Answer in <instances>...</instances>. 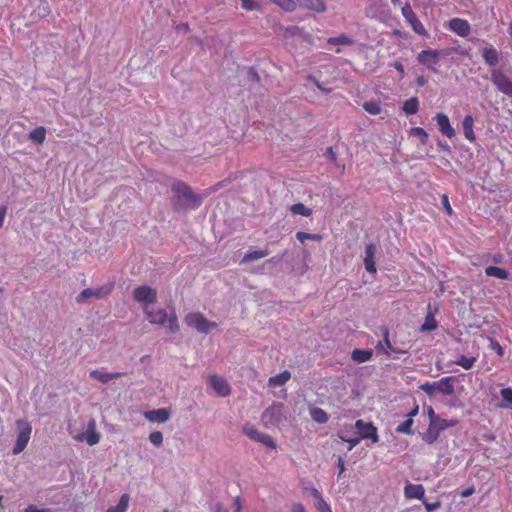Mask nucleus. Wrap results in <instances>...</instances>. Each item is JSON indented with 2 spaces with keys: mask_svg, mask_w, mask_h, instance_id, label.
<instances>
[{
  "mask_svg": "<svg viewBox=\"0 0 512 512\" xmlns=\"http://www.w3.org/2000/svg\"><path fill=\"white\" fill-rule=\"evenodd\" d=\"M404 496L407 499H418L423 501L425 499V489L421 484H412L407 482L404 487Z\"/></svg>",
  "mask_w": 512,
  "mask_h": 512,
  "instance_id": "nucleus-17",
  "label": "nucleus"
},
{
  "mask_svg": "<svg viewBox=\"0 0 512 512\" xmlns=\"http://www.w3.org/2000/svg\"><path fill=\"white\" fill-rule=\"evenodd\" d=\"M395 69L401 74V76L404 74V68L401 63H395L394 64Z\"/></svg>",
  "mask_w": 512,
  "mask_h": 512,
  "instance_id": "nucleus-62",
  "label": "nucleus"
},
{
  "mask_svg": "<svg viewBox=\"0 0 512 512\" xmlns=\"http://www.w3.org/2000/svg\"><path fill=\"white\" fill-rule=\"evenodd\" d=\"M339 438L349 444L348 450L351 451L361 441L360 437H348L344 430L339 433Z\"/></svg>",
  "mask_w": 512,
  "mask_h": 512,
  "instance_id": "nucleus-41",
  "label": "nucleus"
},
{
  "mask_svg": "<svg viewBox=\"0 0 512 512\" xmlns=\"http://www.w3.org/2000/svg\"><path fill=\"white\" fill-rule=\"evenodd\" d=\"M311 494L315 498L314 506L319 512H332L331 507L323 499L322 494L317 489L312 488Z\"/></svg>",
  "mask_w": 512,
  "mask_h": 512,
  "instance_id": "nucleus-25",
  "label": "nucleus"
},
{
  "mask_svg": "<svg viewBox=\"0 0 512 512\" xmlns=\"http://www.w3.org/2000/svg\"><path fill=\"white\" fill-rule=\"evenodd\" d=\"M440 132L447 138H453L456 135L455 129L451 126L448 116L444 113H438L434 117Z\"/></svg>",
  "mask_w": 512,
  "mask_h": 512,
  "instance_id": "nucleus-16",
  "label": "nucleus"
},
{
  "mask_svg": "<svg viewBox=\"0 0 512 512\" xmlns=\"http://www.w3.org/2000/svg\"><path fill=\"white\" fill-rule=\"evenodd\" d=\"M148 438L151 444H153L156 447H160L164 440L163 434L160 431L151 432Z\"/></svg>",
  "mask_w": 512,
  "mask_h": 512,
  "instance_id": "nucleus-48",
  "label": "nucleus"
},
{
  "mask_svg": "<svg viewBox=\"0 0 512 512\" xmlns=\"http://www.w3.org/2000/svg\"><path fill=\"white\" fill-rule=\"evenodd\" d=\"M291 512H307L305 506L302 503L295 502L291 505Z\"/></svg>",
  "mask_w": 512,
  "mask_h": 512,
  "instance_id": "nucleus-54",
  "label": "nucleus"
},
{
  "mask_svg": "<svg viewBox=\"0 0 512 512\" xmlns=\"http://www.w3.org/2000/svg\"><path fill=\"white\" fill-rule=\"evenodd\" d=\"M172 190L176 196L185 201L190 208H196L201 203V198L193 193V191L185 183L177 181L172 184Z\"/></svg>",
  "mask_w": 512,
  "mask_h": 512,
  "instance_id": "nucleus-8",
  "label": "nucleus"
},
{
  "mask_svg": "<svg viewBox=\"0 0 512 512\" xmlns=\"http://www.w3.org/2000/svg\"><path fill=\"white\" fill-rule=\"evenodd\" d=\"M143 416L145 417L146 420H148L151 423L161 424L167 422L170 419L171 413L170 410L167 408H159L146 411L144 412Z\"/></svg>",
  "mask_w": 512,
  "mask_h": 512,
  "instance_id": "nucleus-15",
  "label": "nucleus"
},
{
  "mask_svg": "<svg viewBox=\"0 0 512 512\" xmlns=\"http://www.w3.org/2000/svg\"><path fill=\"white\" fill-rule=\"evenodd\" d=\"M355 428L358 430L360 439H370L373 443L379 441L377 428L372 423L364 422L363 420H357Z\"/></svg>",
  "mask_w": 512,
  "mask_h": 512,
  "instance_id": "nucleus-13",
  "label": "nucleus"
},
{
  "mask_svg": "<svg viewBox=\"0 0 512 512\" xmlns=\"http://www.w3.org/2000/svg\"><path fill=\"white\" fill-rule=\"evenodd\" d=\"M68 432L75 441L84 442L89 446L98 444L101 439V434L97 431L94 419L89 420L85 431L81 432L74 425L69 424Z\"/></svg>",
  "mask_w": 512,
  "mask_h": 512,
  "instance_id": "nucleus-2",
  "label": "nucleus"
},
{
  "mask_svg": "<svg viewBox=\"0 0 512 512\" xmlns=\"http://www.w3.org/2000/svg\"><path fill=\"white\" fill-rule=\"evenodd\" d=\"M474 492V489L473 488H468V489H465L461 492V496L462 497H469L470 495H472Z\"/></svg>",
  "mask_w": 512,
  "mask_h": 512,
  "instance_id": "nucleus-60",
  "label": "nucleus"
},
{
  "mask_svg": "<svg viewBox=\"0 0 512 512\" xmlns=\"http://www.w3.org/2000/svg\"><path fill=\"white\" fill-rule=\"evenodd\" d=\"M327 43L330 45H351L352 40L345 35H340L338 37L329 38Z\"/></svg>",
  "mask_w": 512,
  "mask_h": 512,
  "instance_id": "nucleus-47",
  "label": "nucleus"
},
{
  "mask_svg": "<svg viewBox=\"0 0 512 512\" xmlns=\"http://www.w3.org/2000/svg\"><path fill=\"white\" fill-rule=\"evenodd\" d=\"M311 418L317 423H326L328 421L327 413L321 408H313L310 411Z\"/></svg>",
  "mask_w": 512,
  "mask_h": 512,
  "instance_id": "nucleus-36",
  "label": "nucleus"
},
{
  "mask_svg": "<svg viewBox=\"0 0 512 512\" xmlns=\"http://www.w3.org/2000/svg\"><path fill=\"white\" fill-rule=\"evenodd\" d=\"M375 251H376V249L373 244H369L365 248L364 265H365V269L370 273L376 272L375 261H374Z\"/></svg>",
  "mask_w": 512,
  "mask_h": 512,
  "instance_id": "nucleus-21",
  "label": "nucleus"
},
{
  "mask_svg": "<svg viewBox=\"0 0 512 512\" xmlns=\"http://www.w3.org/2000/svg\"><path fill=\"white\" fill-rule=\"evenodd\" d=\"M296 238L300 241V242H304L306 240H312V241H321L322 240V236L319 235V234H312V233H306V232H297L296 233Z\"/></svg>",
  "mask_w": 512,
  "mask_h": 512,
  "instance_id": "nucleus-46",
  "label": "nucleus"
},
{
  "mask_svg": "<svg viewBox=\"0 0 512 512\" xmlns=\"http://www.w3.org/2000/svg\"><path fill=\"white\" fill-rule=\"evenodd\" d=\"M508 34H509V36H510V37H511V39H512V24L509 26Z\"/></svg>",
  "mask_w": 512,
  "mask_h": 512,
  "instance_id": "nucleus-63",
  "label": "nucleus"
},
{
  "mask_svg": "<svg viewBox=\"0 0 512 512\" xmlns=\"http://www.w3.org/2000/svg\"><path fill=\"white\" fill-rule=\"evenodd\" d=\"M458 424V421L455 419H441L437 418V423L434 424L431 429H435L437 433H439L442 430H445L450 427H454Z\"/></svg>",
  "mask_w": 512,
  "mask_h": 512,
  "instance_id": "nucleus-29",
  "label": "nucleus"
},
{
  "mask_svg": "<svg viewBox=\"0 0 512 512\" xmlns=\"http://www.w3.org/2000/svg\"><path fill=\"white\" fill-rule=\"evenodd\" d=\"M485 273L489 277H495L498 279H507L509 276L508 271H506L503 268L496 267V266H489L485 269Z\"/></svg>",
  "mask_w": 512,
  "mask_h": 512,
  "instance_id": "nucleus-28",
  "label": "nucleus"
},
{
  "mask_svg": "<svg viewBox=\"0 0 512 512\" xmlns=\"http://www.w3.org/2000/svg\"><path fill=\"white\" fill-rule=\"evenodd\" d=\"M482 56L484 61L490 66H495L499 62V53L493 46L483 48Z\"/></svg>",
  "mask_w": 512,
  "mask_h": 512,
  "instance_id": "nucleus-22",
  "label": "nucleus"
},
{
  "mask_svg": "<svg viewBox=\"0 0 512 512\" xmlns=\"http://www.w3.org/2000/svg\"><path fill=\"white\" fill-rule=\"evenodd\" d=\"M24 512H49L47 509L37 508L34 505H29Z\"/></svg>",
  "mask_w": 512,
  "mask_h": 512,
  "instance_id": "nucleus-56",
  "label": "nucleus"
},
{
  "mask_svg": "<svg viewBox=\"0 0 512 512\" xmlns=\"http://www.w3.org/2000/svg\"><path fill=\"white\" fill-rule=\"evenodd\" d=\"M426 412H427V416L429 418V425L431 428L434 424L437 423L438 416L435 414V411L431 406L427 407Z\"/></svg>",
  "mask_w": 512,
  "mask_h": 512,
  "instance_id": "nucleus-51",
  "label": "nucleus"
},
{
  "mask_svg": "<svg viewBox=\"0 0 512 512\" xmlns=\"http://www.w3.org/2000/svg\"><path fill=\"white\" fill-rule=\"evenodd\" d=\"M448 27L450 30L461 37L468 36L471 31L469 23L466 20L460 18H453L450 20Z\"/></svg>",
  "mask_w": 512,
  "mask_h": 512,
  "instance_id": "nucleus-18",
  "label": "nucleus"
},
{
  "mask_svg": "<svg viewBox=\"0 0 512 512\" xmlns=\"http://www.w3.org/2000/svg\"><path fill=\"white\" fill-rule=\"evenodd\" d=\"M438 438V433L435 431V429H431L430 426L428 427L427 432L424 435V440L431 444Z\"/></svg>",
  "mask_w": 512,
  "mask_h": 512,
  "instance_id": "nucleus-50",
  "label": "nucleus"
},
{
  "mask_svg": "<svg viewBox=\"0 0 512 512\" xmlns=\"http://www.w3.org/2000/svg\"><path fill=\"white\" fill-rule=\"evenodd\" d=\"M476 362L475 357H466V356H460L456 361L455 364L461 366L462 368L468 370L473 367L474 363Z\"/></svg>",
  "mask_w": 512,
  "mask_h": 512,
  "instance_id": "nucleus-43",
  "label": "nucleus"
},
{
  "mask_svg": "<svg viewBox=\"0 0 512 512\" xmlns=\"http://www.w3.org/2000/svg\"><path fill=\"white\" fill-rule=\"evenodd\" d=\"M267 255H268V251H267V250H255V251H251V252L246 253V254L243 256L242 262H243V263H245V262L255 261V260H258V259L264 258V257H266Z\"/></svg>",
  "mask_w": 512,
  "mask_h": 512,
  "instance_id": "nucleus-35",
  "label": "nucleus"
},
{
  "mask_svg": "<svg viewBox=\"0 0 512 512\" xmlns=\"http://www.w3.org/2000/svg\"><path fill=\"white\" fill-rule=\"evenodd\" d=\"M309 79H310V80H312V81L314 82V84L316 85V87H317L320 91H322V92H324V93H329V92H330V89H326V88H324V87L321 85V83H320L319 81H317L315 78H313V77H309Z\"/></svg>",
  "mask_w": 512,
  "mask_h": 512,
  "instance_id": "nucleus-57",
  "label": "nucleus"
},
{
  "mask_svg": "<svg viewBox=\"0 0 512 512\" xmlns=\"http://www.w3.org/2000/svg\"><path fill=\"white\" fill-rule=\"evenodd\" d=\"M242 7L247 11L257 10L259 8V4L255 0H241Z\"/></svg>",
  "mask_w": 512,
  "mask_h": 512,
  "instance_id": "nucleus-49",
  "label": "nucleus"
},
{
  "mask_svg": "<svg viewBox=\"0 0 512 512\" xmlns=\"http://www.w3.org/2000/svg\"><path fill=\"white\" fill-rule=\"evenodd\" d=\"M256 442L262 443L270 449H276L277 447L275 440L269 434L263 432L260 434Z\"/></svg>",
  "mask_w": 512,
  "mask_h": 512,
  "instance_id": "nucleus-42",
  "label": "nucleus"
},
{
  "mask_svg": "<svg viewBox=\"0 0 512 512\" xmlns=\"http://www.w3.org/2000/svg\"><path fill=\"white\" fill-rule=\"evenodd\" d=\"M463 131L465 138L469 140L470 142H473L475 140V133L473 131L474 126V119L471 115L465 116L462 122Z\"/></svg>",
  "mask_w": 512,
  "mask_h": 512,
  "instance_id": "nucleus-26",
  "label": "nucleus"
},
{
  "mask_svg": "<svg viewBox=\"0 0 512 512\" xmlns=\"http://www.w3.org/2000/svg\"><path fill=\"white\" fill-rule=\"evenodd\" d=\"M402 15L415 33L419 35H426V30L423 24L418 20L409 4H406L402 7Z\"/></svg>",
  "mask_w": 512,
  "mask_h": 512,
  "instance_id": "nucleus-14",
  "label": "nucleus"
},
{
  "mask_svg": "<svg viewBox=\"0 0 512 512\" xmlns=\"http://www.w3.org/2000/svg\"><path fill=\"white\" fill-rule=\"evenodd\" d=\"M402 109L407 115L416 114L419 109L418 99L416 97H412V98L406 100L403 104Z\"/></svg>",
  "mask_w": 512,
  "mask_h": 512,
  "instance_id": "nucleus-33",
  "label": "nucleus"
},
{
  "mask_svg": "<svg viewBox=\"0 0 512 512\" xmlns=\"http://www.w3.org/2000/svg\"><path fill=\"white\" fill-rule=\"evenodd\" d=\"M418 406L414 407L409 413H408V418H411L413 419L417 414H418Z\"/></svg>",
  "mask_w": 512,
  "mask_h": 512,
  "instance_id": "nucleus-61",
  "label": "nucleus"
},
{
  "mask_svg": "<svg viewBox=\"0 0 512 512\" xmlns=\"http://www.w3.org/2000/svg\"><path fill=\"white\" fill-rule=\"evenodd\" d=\"M328 153H329L332 157H334V154H333V152H332V149H331V148H329V149H328Z\"/></svg>",
  "mask_w": 512,
  "mask_h": 512,
  "instance_id": "nucleus-64",
  "label": "nucleus"
},
{
  "mask_svg": "<svg viewBox=\"0 0 512 512\" xmlns=\"http://www.w3.org/2000/svg\"><path fill=\"white\" fill-rule=\"evenodd\" d=\"M442 203H443V206L446 209L447 213L448 214H452V208H451V206L449 204V200H448V197L446 195L442 196Z\"/></svg>",
  "mask_w": 512,
  "mask_h": 512,
  "instance_id": "nucleus-55",
  "label": "nucleus"
},
{
  "mask_svg": "<svg viewBox=\"0 0 512 512\" xmlns=\"http://www.w3.org/2000/svg\"><path fill=\"white\" fill-rule=\"evenodd\" d=\"M454 377H443L435 382H425L420 385V389L426 394L432 396L436 392L443 395H452L454 393Z\"/></svg>",
  "mask_w": 512,
  "mask_h": 512,
  "instance_id": "nucleus-5",
  "label": "nucleus"
},
{
  "mask_svg": "<svg viewBox=\"0 0 512 512\" xmlns=\"http://www.w3.org/2000/svg\"><path fill=\"white\" fill-rule=\"evenodd\" d=\"M413 419L411 418H408L407 420H405L404 422H402L401 424H399L396 428V431L398 433H403V434H412V426H413Z\"/></svg>",
  "mask_w": 512,
  "mask_h": 512,
  "instance_id": "nucleus-45",
  "label": "nucleus"
},
{
  "mask_svg": "<svg viewBox=\"0 0 512 512\" xmlns=\"http://www.w3.org/2000/svg\"><path fill=\"white\" fill-rule=\"evenodd\" d=\"M437 328V321L432 313H428L420 330L422 332H430Z\"/></svg>",
  "mask_w": 512,
  "mask_h": 512,
  "instance_id": "nucleus-34",
  "label": "nucleus"
},
{
  "mask_svg": "<svg viewBox=\"0 0 512 512\" xmlns=\"http://www.w3.org/2000/svg\"><path fill=\"white\" fill-rule=\"evenodd\" d=\"M422 502H423L424 507L427 512H433V511L437 510L438 508H440V506H441L440 502H438V501L429 503L424 499Z\"/></svg>",
  "mask_w": 512,
  "mask_h": 512,
  "instance_id": "nucleus-52",
  "label": "nucleus"
},
{
  "mask_svg": "<svg viewBox=\"0 0 512 512\" xmlns=\"http://www.w3.org/2000/svg\"><path fill=\"white\" fill-rule=\"evenodd\" d=\"M290 211L294 215H302L305 217H309L312 214V210L308 207H306L302 203H296L290 207Z\"/></svg>",
  "mask_w": 512,
  "mask_h": 512,
  "instance_id": "nucleus-38",
  "label": "nucleus"
},
{
  "mask_svg": "<svg viewBox=\"0 0 512 512\" xmlns=\"http://www.w3.org/2000/svg\"><path fill=\"white\" fill-rule=\"evenodd\" d=\"M364 110L370 115H378L381 113V105L377 101H369L363 104Z\"/></svg>",
  "mask_w": 512,
  "mask_h": 512,
  "instance_id": "nucleus-39",
  "label": "nucleus"
},
{
  "mask_svg": "<svg viewBox=\"0 0 512 512\" xmlns=\"http://www.w3.org/2000/svg\"><path fill=\"white\" fill-rule=\"evenodd\" d=\"M501 396L503 399V403L501 406L503 408H508L512 410V389L511 388H505L501 390Z\"/></svg>",
  "mask_w": 512,
  "mask_h": 512,
  "instance_id": "nucleus-40",
  "label": "nucleus"
},
{
  "mask_svg": "<svg viewBox=\"0 0 512 512\" xmlns=\"http://www.w3.org/2000/svg\"><path fill=\"white\" fill-rule=\"evenodd\" d=\"M133 297L135 301L140 303L142 307H149V305L154 304L157 300L156 290L151 288L148 285H141L136 287L133 290Z\"/></svg>",
  "mask_w": 512,
  "mask_h": 512,
  "instance_id": "nucleus-10",
  "label": "nucleus"
},
{
  "mask_svg": "<svg viewBox=\"0 0 512 512\" xmlns=\"http://www.w3.org/2000/svg\"><path fill=\"white\" fill-rule=\"evenodd\" d=\"M285 11H293L299 3L302 7L315 12H324L326 5L322 0H270Z\"/></svg>",
  "mask_w": 512,
  "mask_h": 512,
  "instance_id": "nucleus-7",
  "label": "nucleus"
},
{
  "mask_svg": "<svg viewBox=\"0 0 512 512\" xmlns=\"http://www.w3.org/2000/svg\"><path fill=\"white\" fill-rule=\"evenodd\" d=\"M29 139L37 144H42L46 138V129L42 126L35 128L29 133Z\"/></svg>",
  "mask_w": 512,
  "mask_h": 512,
  "instance_id": "nucleus-31",
  "label": "nucleus"
},
{
  "mask_svg": "<svg viewBox=\"0 0 512 512\" xmlns=\"http://www.w3.org/2000/svg\"><path fill=\"white\" fill-rule=\"evenodd\" d=\"M113 283H106L97 287L86 288L77 296L78 303H83L89 299H103L111 294L113 290Z\"/></svg>",
  "mask_w": 512,
  "mask_h": 512,
  "instance_id": "nucleus-9",
  "label": "nucleus"
},
{
  "mask_svg": "<svg viewBox=\"0 0 512 512\" xmlns=\"http://www.w3.org/2000/svg\"><path fill=\"white\" fill-rule=\"evenodd\" d=\"M376 349L381 352V353H384L386 355H390L391 353H403V351H400V350H395L391 343H390V340H389V332L387 329H384V339H383V342H379L378 345L376 346Z\"/></svg>",
  "mask_w": 512,
  "mask_h": 512,
  "instance_id": "nucleus-24",
  "label": "nucleus"
},
{
  "mask_svg": "<svg viewBox=\"0 0 512 512\" xmlns=\"http://www.w3.org/2000/svg\"><path fill=\"white\" fill-rule=\"evenodd\" d=\"M491 81L501 93L512 96V80L501 69L491 71Z\"/></svg>",
  "mask_w": 512,
  "mask_h": 512,
  "instance_id": "nucleus-11",
  "label": "nucleus"
},
{
  "mask_svg": "<svg viewBox=\"0 0 512 512\" xmlns=\"http://www.w3.org/2000/svg\"><path fill=\"white\" fill-rule=\"evenodd\" d=\"M244 434L249 437L251 440L256 441L260 434L262 433L253 425H245L243 427Z\"/></svg>",
  "mask_w": 512,
  "mask_h": 512,
  "instance_id": "nucleus-44",
  "label": "nucleus"
},
{
  "mask_svg": "<svg viewBox=\"0 0 512 512\" xmlns=\"http://www.w3.org/2000/svg\"><path fill=\"white\" fill-rule=\"evenodd\" d=\"M184 323L199 333L208 334L217 330L218 324L215 321L208 320L200 312H191L184 317Z\"/></svg>",
  "mask_w": 512,
  "mask_h": 512,
  "instance_id": "nucleus-4",
  "label": "nucleus"
},
{
  "mask_svg": "<svg viewBox=\"0 0 512 512\" xmlns=\"http://www.w3.org/2000/svg\"><path fill=\"white\" fill-rule=\"evenodd\" d=\"M338 468H339V475H341L345 471V463L341 457H339V459H338Z\"/></svg>",
  "mask_w": 512,
  "mask_h": 512,
  "instance_id": "nucleus-58",
  "label": "nucleus"
},
{
  "mask_svg": "<svg viewBox=\"0 0 512 512\" xmlns=\"http://www.w3.org/2000/svg\"><path fill=\"white\" fill-rule=\"evenodd\" d=\"M124 373L122 372H114V373H108L104 372L102 370H92L90 372L91 378L98 380L101 383H108L111 380L118 379L122 377Z\"/></svg>",
  "mask_w": 512,
  "mask_h": 512,
  "instance_id": "nucleus-20",
  "label": "nucleus"
},
{
  "mask_svg": "<svg viewBox=\"0 0 512 512\" xmlns=\"http://www.w3.org/2000/svg\"><path fill=\"white\" fill-rule=\"evenodd\" d=\"M5 215H6V208L0 207V228L2 227V225L4 223Z\"/></svg>",
  "mask_w": 512,
  "mask_h": 512,
  "instance_id": "nucleus-59",
  "label": "nucleus"
},
{
  "mask_svg": "<svg viewBox=\"0 0 512 512\" xmlns=\"http://www.w3.org/2000/svg\"><path fill=\"white\" fill-rule=\"evenodd\" d=\"M372 357V351L371 350H361V349H355L352 352V359L358 363H364L371 359Z\"/></svg>",
  "mask_w": 512,
  "mask_h": 512,
  "instance_id": "nucleus-32",
  "label": "nucleus"
},
{
  "mask_svg": "<svg viewBox=\"0 0 512 512\" xmlns=\"http://www.w3.org/2000/svg\"><path fill=\"white\" fill-rule=\"evenodd\" d=\"M409 134L411 136H414V137L418 138V140L420 141V143L422 145H425L427 143V141H428V138H429L427 132L423 128H421V127H413V128H411L410 131H409Z\"/></svg>",
  "mask_w": 512,
  "mask_h": 512,
  "instance_id": "nucleus-37",
  "label": "nucleus"
},
{
  "mask_svg": "<svg viewBox=\"0 0 512 512\" xmlns=\"http://www.w3.org/2000/svg\"><path fill=\"white\" fill-rule=\"evenodd\" d=\"M490 347L499 355L502 356L504 354L503 348L501 345L494 341L493 339H490Z\"/></svg>",
  "mask_w": 512,
  "mask_h": 512,
  "instance_id": "nucleus-53",
  "label": "nucleus"
},
{
  "mask_svg": "<svg viewBox=\"0 0 512 512\" xmlns=\"http://www.w3.org/2000/svg\"><path fill=\"white\" fill-rule=\"evenodd\" d=\"M15 425L17 429V438L13 447V454L18 455L24 451L30 441L32 426L24 419L16 420Z\"/></svg>",
  "mask_w": 512,
  "mask_h": 512,
  "instance_id": "nucleus-6",
  "label": "nucleus"
},
{
  "mask_svg": "<svg viewBox=\"0 0 512 512\" xmlns=\"http://www.w3.org/2000/svg\"><path fill=\"white\" fill-rule=\"evenodd\" d=\"M286 421V408L281 403H273L261 415V423L266 428L279 427Z\"/></svg>",
  "mask_w": 512,
  "mask_h": 512,
  "instance_id": "nucleus-3",
  "label": "nucleus"
},
{
  "mask_svg": "<svg viewBox=\"0 0 512 512\" xmlns=\"http://www.w3.org/2000/svg\"><path fill=\"white\" fill-rule=\"evenodd\" d=\"M291 378V373L287 370L278 375L272 376L268 380V386L271 388L281 387L286 384Z\"/></svg>",
  "mask_w": 512,
  "mask_h": 512,
  "instance_id": "nucleus-23",
  "label": "nucleus"
},
{
  "mask_svg": "<svg viewBox=\"0 0 512 512\" xmlns=\"http://www.w3.org/2000/svg\"><path fill=\"white\" fill-rule=\"evenodd\" d=\"M439 54L434 50H424L419 53L418 61L429 69H434L435 65L438 63Z\"/></svg>",
  "mask_w": 512,
  "mask_h": 512,
  "instance_id": "nucleus-19",
  "label": "nucleus"
},
{
  "mask_svg": "<svg viewBox=\"0 0 512 512\" xmlns=\"http://www.w3.org/2000/svg\"><path fill=\"white\" fill-rule=\"evenodd\" d=\"M241 509H242V504L238 497L233 499L230 508L225 507L220 502L216 503L214 506L215 512H240Z\"/></svg>",
  "mask_w": 512,
  "mask_h": 512,
  "instance_id": "nucleus-27",
  "label": "nucleus"
},
{
  "mask_svg": "<svg viewBox=\"0 0 512 512\" xmlns=\"http://www.w3.org/2000/svg\"><path fill=\"white\" fill-rule=\"evenodd\" d=\"M130 496L123 494L116 506L110 507L106 512H126L128 509Z\"/></svg>",
  "mask_w": 512,
  "mask_h": 512,
  "instance_id": "nucleus-30",
  "label": "nucleus"
},
{
  "mask_svg": "<svg viewBox=\"0 0 512 512\" xmlns=\"http://www.w3.org/2000/svg\"><path fill=\"white\" fill-rule=\"evenodd\" d=\"M208 382L217 396L226 397L230 395L231 387L224 377L212 374L209 376Z\"/></svg>",
  "mask_w": 512,
  "mask_h": 512,
  "instance_id": "nucleus-12",
  "label": "nucleus"
},
{
  "mask_svg": "<svg viewBox=\"0 0 512 512\" xmlns=\"http://www.w3.org/2000/svg\"><path fill=\"white\" fill-rule=\"evenodd\" d=\"M143 312L151 324L166 325L170 332L178 331L179 324L175 314L168 316L167 312L162 308L154 309L149 307H144Z\"/></svg>",
  "mask_w": 512,
  "mask_h": 512,
  "instance_id": "nucleus-1",
  "label": "nucleus"
}]
</instances>
